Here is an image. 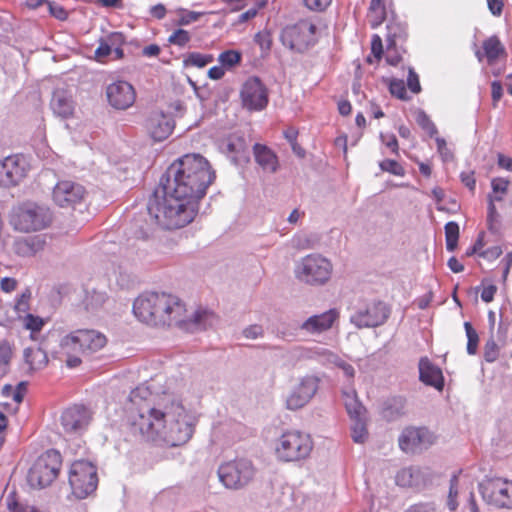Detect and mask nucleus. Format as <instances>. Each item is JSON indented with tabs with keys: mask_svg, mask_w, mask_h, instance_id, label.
<instances>
[{
	"mask_svg": "<svg viewBox=\"0 0 512 512\" xmlns=\"http://www.w3.org/2000/svg\"><path fill=\"white\" fill-rule=\"evenodd\" d=\"M215 177V171L204 156L183 155L161 176L159 186L148 201V214L163 229L188 225L197 215L199 201Z\"/></svg>",
	"mask_w": 512,
	"mask_h": 512,
	"instance_id": "f257e3e1",
	"label": "nucleus"
},
{
	"mask_svg": "<svg viewBox=\"0 0 512 512\" xmlns=\"http://www.w3.org/2000/svg\"><path fill=\"white\" fill-rule=\"evenodd\" d=\"M193 431L180 403H172L165 411L156 408L140 410L131 414L128 421V435L135 441H151L171 447L185 444Z\"/></svg>",
	"mask_w": 512,
	"mask_h": 512,
	"instance_id": "f03ea898",
	"label": "nucleus"
},
{
	"mask_svg": "<svg viewBox=\"0 0 512 512\" xmlns=\"http://www.w3.org/2000/svg\"><path fill=\"white\" fill-rule=\"evenodd\" d=\"M134 315L151 326H179L196 332L212 327L217 316L209 310H197L186 316L185 304L175 295L165 292H146L133 303Z\"/></svg>",
	"mask_w": 512,
	"mask_h": 512,
	"instance_id": "7ed1b4c3",
	"label": "nucleus"
},
{
	"mask_svg": "<svg viewBox=\"0 0 512 512\" xmlns=\"http://www.w3.org/2000/svg\"><path fill=\"white\" fill-rule=\"evenodd\" d=\"M106 344L104 334L93 329H78L60 340V353L66 365L75 368L81 364V356L102 349Z\"/></svg>",
	"mask_w": 512,
	"mask_h": 512,
	"instance_id": "20e7f679",
	"label": "nucleus"
},
{
	"mask_svg": "<svg viewBox=\"0 0 512 512\" xmlns=\"http://www.w3.org/2000/svg\"><path fill=\"white\" fill-rule=\"evenodd\" d=\"M51 219L50 210L45 206L25 202L12 208L9 222L14 230L29 233L46 228Z\"/></svg>",
	"mask_w": 512,
	"mask_h": 512,
	"instance_id": "39448f33",
	"label": "nucleus"
},
{
	"mask_svg": "<svg viewBox=\"0 0 512 512\" xmlns=\"http://www.w3.org/2000/svg\"><path fill=\"white\" fill-rule=\"evenodd\" d=\"M62 466V456L55 449H48L33 462L27 475L31 488L43 489L57 478Z\"/></svg>",
	"mask_w": 512,
	"mask_h": 512,
	"instance_id": "423d86ee",
	"label": "nucleus"
},
{
	"mask_svg": "<svg viewBox=\"0 0 512 512\" xmlns=\"http://www.w3.org/2000/svg\"><path fill=\"white\" fill-rule=\"evenodd\" d=\"M332 269V263L327 258L320 254H309L295 264L294 274L300 282L319 286L329 281Z\"/></svg>",
	"mask_w": 512,
	"mask_h": 512,
	"instance_id": "0eeeda50",
	"label": "nucleus"
},
{
	"mask_svg": "<svg viewBox=\"0 0 512 512\" xmlns=\"http://www.w3.org/2000/svg\"><path fill=\"white\" fill-rule=\"evenodd\" d=\"M69 485L73 495L78 499H85L91 495L98 486L97 468L89 461H75L69 471Z\"/></svg>",
	"mask_w": 512,
	"mask_h": 512,
	"instance_id": "6e6552de",
	"label": "nucleus"
},
{
	"mask_svg": "<svg viewBox=\"0 0 512 512\" xmlns=\"http://www.w3.org/2000/svg\"><path fill=\"white\" fill-rule=\"evenodd\" d=\"M312 448L310 435L300 431H288L279 438L276 455L286 462L299 461L308 457Z\"/></svg>",
	"mask_w": 512,
	"mask_h": 512,
	"instance_id": "1a4fd4ad",
	"label": "nucleus"
},
{
	"mask_svg": "<svg viewBox=\"0 0 512 512\" xmlns=\"http://www.w3.org/2000/svg\"><path fill=\"white\" fill-rule=\"evenodd\" d=\"M220 482L228 489H241L254 477L255 469L251 461L238 459L224 463L218 468Z\"/></svg>",
	"mask_w": 512,
	"mask_h": 512,
	"instance_id": "9d476101",
	"label": "nucleus"
},
{
	"mask_svg": "<svg viewBox=\"0 0 512 512\" xmlns=\"http://www.w3.org/2000/svg\"><path fill=\"white\" fill-rule=\"evenodd\" d=\"M319 384L320 378L316 375L307 374L299 377L285 397V408L290 411L304 408L316 395Z\"/></svg>",
	"mask_w": 512,
	"mask_h": 512,
	"instance_id": "9b49d317",
	"label": "nucleus"
},
{
	"mask_svg": "<svg viewBox=\"0 0 512 512\" xmlns=\"http://www.w3.org/2000/svg\"><path fill=\"white\" fill-rule=\"evenodd\" d=\"M316 29L317 27L312 21L300 20L284 32L282 42L289 49L302 53L315 44Z\"/></svg>",
	"mask_w": 512,
	"mask_h": 512,
	"instance_id": "f8f14e48",
	"label": "nucleus"
},
{
	"mask_svg": "<svg viewBox=\"0 0 512 512\" xmlns=\"http://www.w3.org/2000/svg\"><path fill=\"white\" fill-rule=\"evenodd\" d=\"M509 180L493 178L491 181V193L488 194L487 225L490 233L500 235L502 230L501 216L497 211L496 203H501L508 194Z\"/></svg>",
	"mask_w": 512,
	"mask_h": 512,
	"instance_id": "ddd939ff",
	"label": "nucleus"
},
{
	"mask_svg": "<svg viewBox=\"0 0 512 512\" xmlns=\"http://www.w3.org/2000/svg\"><path fill=\"white\" fill-rule=\"evenodd\" d=\"M390 315L384 302H371L358 308L351 316L350 322L357 328H371L383 325Z\"/></svg>",
	"mask_w": 512,
	"mask_h": 512,
	"instance_id": "4468645a",
	"label": "nucleus"
},
{
	"mask_svg": "<svg viewBox=\"0 0 512 512\" xmlns=\"http://www.w3.org/2000/svg\"><path fill=\"white\" fill-rule=\"evenodd\" d=\"M87 191L77 182L64 180L58 182L53 189V201L62 208L76 209L85 202Z\"/></svg>",
	"mask_w": 512,
	"mask_h": 512,
	"instance_id": "2eb2a0df",
	"label": "nucleus"
},
{
	"mask_svg": "<svg viewBox=\"0 0 512 512\" xmlns=\"http://www.w3.org/2000/svg\"><path fill=\"white\" fill-rule=\"evenodd\" d=\"M240 97L243 107L250 111H261L266 108L269 97L268 90L259 77H249L242 85Z\"/></svg>",
	"mask_w": 512,
	"mask_h": 512,
	"instance_id": "dca6fc26",
	"label": "nucleus"
},
{
	"mask_svg": "<svg viewBox=\"0 0 512 512\" xmlns=\"http://www.w3.org/2000/svg\"><path fill=\"white\" fill-rule=\"evenodd\" d=\"M29 164L24 155H10L0 161V186L18 185L27 175Z\"/></svg>",
	"mask_w": 512,
	"mask_h": 512,
	"instance_id": "f3484780",
	"label": "nucleus"
},
{
	"mask_svg": "<svg viewBox=\"0 0 512 512\" xmlns=\"http://www.w3.org/2000/svg\"><path fill=\"white\" fill-rule=\"evenodd\" d=\"M285 357L292 365L304 361H316L320 364L336 362L338 356L322 346L297 345L286 351Z\"/></svg>",
	"mask_w": 512,
	"mask_h": 512,
	"instance_id": "a211bd4d",
	"label": "nucleus"
},
{
	"mask_svg": "<svg viewBox=\"0 0 512 512\" xmlns=\"http://www.w3.org/2000/svg\"><path fill=\"white\" fill-rule=\"evenodd\" d=\"M479 492L484 501L497 508H510L511 500L508 482L500 478L488 479L479 484Z\"/></svg>",
	"mask_w": 512,
	"mask_h": 512,
	"instance_id": "6ab92c4d",
	"label": "nucleus"
},
{
	"mask_svg": "<svg viewBox=\"0 0 512 512\" xmlns=\"http://www.w3.org/2000/svg\"><path fill=\"white\" fill-rule=\"evenodd\" d=\"M399 447L405 453L427 449L434 442V435L427 428H406L399 436Z\"/></svg>",
	"mask_w": 512,
	"mask_h": 512,
	"instance_id": "aec40b11",
	"label": "nucleus"
},
{
	"mask_svg": "<svg viewBox=\"0 0 512 512\" xmlns=\"http://www.w3.org/2000/svg\"><path fill=\"white\" fill-rule=\"evenodd\" d=\"M92 420L91 411L84 405H73L62 412L60 421L63 430L69 434H81Z\"/></svg>",
	"mask_w": 512,
	"mask_h": 512,
	"instance_id": "412c9836",
	"label": "nucleus"
},
{
	"mask_svg": "<svg viewBox=\"0 0 512 512\" xmlns=\"http://www.w3.org/2000/svg\"><path fill=\"white\" fill-rule=\"evenodd\" d=\"M109 104L117 110H126L132 106L136 99L134 87L127 81H116L106 88Z\"/></svg>",
	"mask_w": 512,
	"mask_h": 512,
	"instance_id": "4be33fe9",
	"label": "nucleus"
},
{
	"mask_svg": "<svg viewBox=\"0 0 512 512\" xmlns=\"http://www.w3.org/2000/svg\"><path fill=\"white\" fill-rule=\"evenodd\" d=\"M338 318L339 312L336 309H330L308 317L299 327L307 334L319 335L331 329Z\"/></svg>",
	"mask_w": 512,
	"mask_h": 512,
	"instance_id": "5701e85b",
	"label": "nucleus"
},
{
	"mask_svg": "<svg viewBox=\"0 0 512 512\" xmlns=\"http://www.w3.org/2000/svg\"><path fill=\"white\" fill-rule=\"evenodd\" d=\"M419 380L439 391L444 387V377L441 369L435 366L427 357H422L419 361Z\"/></svg>",
	"mask_w": 512,
	"mask_h": 512,
	"instance_id": "b1692460",
	"label": "nucleus"
},
{
	"mask_svg": "<svg viewBox=\"0 0 512 512\" xmlns=\"http://www.w3.org/2000/svg\"><path fill=\"white\" fill-rule=\"evenodd\" d=\"M147 128L155 141L165 140L174 129V120L164 114L154 115L149 118Z\"/></svg>",
	"mask_w": 512,
	"mask_h": 512,
	"instance_id": "393cba45",
	"label": "nucleus"
},
{
	"mask_svg": "<svg viewBox=\"0 0 512 512\" xmlns=\"http://www.w3.org/2000/svg\"><path fill=\"white\" fill-rule=\"evenodd\" d=\"M45 244V239L41 235L19 237L13 243V250L21 257H31L42 251Z\"/></svg>",
	"mask_w": 512,
	"mask_h": 512,
	"instance_id": "a878e982",
	"label": "nucleus"
},
{
	"mask_svg": "<svg viewBox=\"0 0 512 512\" xmlns=\"http://www.w3.org/2000/svg\"><path fill=\"white\" fill-rule=\"evenodd\" d=\"M483 52L477 50L475 55L479 62L483 60L485 57L487 59L488 64H494L501 57L506 56L505 48L503 44L500 42L498 37L491 36L486 39L482 44Z\"/></svg>",
	"mask_w": 512,
	"mask_h": 512,
	"instance_id": "bb28decb",
	"label": "nucleus"
},
{
	"mask_svg": "<svg viewBox=\"0 0 512 512\" xmlns=\"http://www.w3.org/2000/svg\"><path fill=\"white\" fill-rule=\"evenodd\" d=\"M253 152L256 163L264 170L270 173L276 172L278 168V158L276 154L266 145L256 143L253 146Z\"/></svg>",
	"mask_w": 512,
	"mask_h": 512,
	"instance_id": "cd10ccee",
	"label": "nucleus"
},
{
	"mask_svg": "<svg viewBox=\"0 0 512 512\" xmlns=\"http://www.w3.org/2000/svg\"><path fill=\"white\" fill-rule=\"evenodd\" d=\"M50 106L55 115L64 119L70 117L74 111L71 96L65 90H56L53 93Z\"/></svg>",
	"mask_w": 512,
	"mask_h": 512,
	"instance_id": "c85d7f7f",
	"label": "nucleus"
},
{
	"mask_svg": "<svg viewBox=\"0 0 512 512\" xmlns=\"http://www.w3.org/2000/svg\"><path fill=\"white\" fill-rule=\"evenodd\" d=\"M406 399L402 396H393L382 402L381 415L387 421H394L405 414Z\"/></svg>",
	"mask_w": 512,
	"mask_h": 512,
	"instance_id": "c756f323",
	"label": "nucleus"
},
{
	"mask_svg": "<svg viewBox=\"0 0 512 512\" xmlns=\"http://www.w3.org/2000/svg\"><path fill=\"white\" fill-rule=\"evenodd\" d=\"M25 363L30 371H37L44 368L48 363L47 353L40 347H27L23 351Z\"/></svg>",
	"mask_w": 512,
	"mask_h": 512,
	"instance_id": "7c9ffc66",
	"label": "nucleus"
},
{
	"mask_svg": "<svg viewBox=\"0 0 512 512\" xmlns=\"http://www.w3.org/2000/svg\"><path fill=\"white\" fill-rule=\"evenodd\" d=\"M5 502L9 512H50L47 508L31 505L25 500H20L15 492L9 493Z\"/></svg>",
	"mask_w": 512,
	"mask_h": 512,
	"instance_id": "2f4dec72",
	"label": "nucleus"
},
{
	"mask_svg": "<svg viewBox=\"0 0 512 512\" xmlns=\"http://www.w3.org/2000/svg\"><path fill=\"white\" fill-rule=\"evenodd\" d=\"M225 151L232 155V160L237 163L239 160L247 158L248 147L246 140L242 136L233 135L228 139Z\"/></svg>",
	"mask_w": 512,
	"mask_h": 512,
	"instance_id": "473e14b6",
	"label": "nucleus"
},
{
	"mask_svg": "<svg viewBox=\"0 0 512 512\" xmlns=\"http://www.w3.org/2000/svg\"><path fill=\"white\" fill-rule=\"evenodd\" d=\"M107 300L105 292L97 291L95 289L86 290L82 304L86 311L95 312L100 309Z\"/></svg>",
	"mask_w": 512,
	"mask_h": 512,
	"instance_id": "72a5a7b5",
	"label": "nucleus"
},
{
	"mask_svg": "<svg viewBox=\"0 0 512 512\" xmlns=\"http://www.w3.org/2000/svg\"><path fill=\"white\" fill-rule=\"evenodd\" d=\"M345 396V407L346 410L351 418L358 419L365 417V408L364 406L358 401L356 392H344Z\"/></svg>",
	"mask_w": 512,
	"mask_h": 512,
	"instance_id": "f704fd0d",
	"label": "nucleus"
},
{
	"mask_svg": "<svg viewBox=\"0 0 512 512\" xmlns=\"http://www.w3.org/2000/svg\"><path fill=\"white\" fill-rule=\"evenodd\" d=\"M406 37V28L401 23L390 22L387 24V48L390 50L397 45L399 40Z\"/></svg>",
	"mask_w": 512,
	"mask_h": 512,
	"instance_id": "c9c22d12",
	"label": "nucleus"
},
{
	"mask_svg": "<svg viewBox=\"0 0 512 512\" xmlns=\"http://www.w3.org/2000/svg\"><path fill=\"white\" fill-rule=\"evenodd\" d=\"M446 249L453 252L457 248L459 239V225L457 222L450 221L445 224Z\"/></svg>",
	"mask_w": 512,
	"mask_h": 512,
	"instance_id": "e433bc0d",
	"label": "nucleus"
},
{
	"mask_svg": "<svg viewBox=\"0 0 512 512\" xmlns=\"http://www.w3.org/2000/svg\"><path fill=\"white\" fill-rule=\"evenodd\" d=\"M415 120L417 124L428 133L431 138H435L438 134L437 127L430 119V117L426 114L425 111L419 109L416 112Z\"/></svg>",
	"mask_w": 512,
	"mask_h": 512,
	"instance_id": "4c0bfd02",
	"label": "nucleus"
},
{
	"mask_svg": "<svg viewBox=\"0 0 512 512\" xmlns=\"http://www.w3.org/2000/svg\"><path fill=\"white\" fill-rule=\"evenodd\" d=\"M351 426V437L355 443H364L368 432L366 428L365 417L353 419Z\"/></svg>",
	"mask_w": 512,
	"mask_h": 512,
	"instance_id": "58836bf2",
	"label": "nucleus"
},
{
	"mask_svg": "<svg viewBox=\"0 0 512 512\" xmlns=\"http://www.w3.org/2000/svg\"><path fill=\"white\" fill-rule=\"evenodd\" d=\"M213 60L214 58L210 54L192 52L188 54V56L184 59L183 62L185 66H195L198 68H203L207 64L211 63Z\"/></svg>",
	"mask_w": 512,
	"mask_h": 512,
	"instance_id": "ea45409f",
	"label": "nucleus"
},
{
	"mask_svg": "<svg viewBox=\"0 0 512 512\" xmlns=\"http://www.w3.org/2000/svg\"><path fill=\"white\" fill-rule=\"evenodd\" d=\"M241 59L242 54L236 50H226L222 52L218 57V61L221 63V65L228 69L233 68L239 64Z\"/></svg>",
	"mask_w": 512,
	"mask_h": 512,
	"instance_id": "a19ab883",
	"label": "nucleus"
},
{
	"mask_svg": "<svg viewBox=\"0 0 512 512\" xmlns=\"http://www.w3.org/2000/svg\"><path fill=\"white\" fill-rule=\"evenodd\" d=\"M464 328L467 336V353L469 355H474L477 352L479 336L477 331L473 328L470 322L464 323Z\"/></svg>",
	"mask_w": 512,
	"mask_h": 512,
	"instance_id": "79ce46f5",
	"label": "nucleus"
},
{
	"mask_svg": "<svg viewBox=\"0 0 512 512\" xmlns=\"http://www.w3.org/2000/svg\"><path fill=\"white\" fill-rule=\"evenodd\" d=\"M507 312V308H502L500 310V322L496 334L497 340L502 343H505L507 340V335L510 326Z\"/></svg>",
	"mask_w": 512,
	"mask_h": 512,
	"instance_id": "37998d69",
	"label": "nucleus"
},
{
	"mask_svg": "<svg viewBox=\"0 0 512 512\" xmlns=\"http://www.w3.org/2000/svg\"><path fill=\"white\" fill-rule=\"evenodd\" d=\"M11 356L12 349L10 344L5 340L0 341V372H8Z\"/></svg>",
	"mask_w": 512,
	"mask_h": 512,
	"instance_id": "c03bdc74",
	"label": "nucleus"
},
{
	"mask_svg": "<svg viewBox=\"0 0 512 512\" xmlns=\"http://www.w3.org/2000/svg\"><path fill=\"white\" fill-rule=\"evenodd\" d=\"M191 40V35L184 29L175 30L168 38V42L172 45L184 47Z\"/></svg>",
	"mask_w": 512,
	"mask_h": 512,
	"instance_id": "a18cd8bd",
	"label": "nucleus"
},
{
	"mask_svg": "<svg viewBox=\"0 0 512 512\" xmlns=\"http://www.w3.org/2000/svg\"><path fill=\"white\" fill-rule=\"evenodd\" d=\"M390 93L400 100H408L406 87L403 80L393 79L389 84Z\"/></svg>",
	"mask_w": 512,
	"mask_h": 512,
	"instance_id": "49530a36",
	"label": "nucleus"
},
{
	"mask_svg": "<svg viewBox=\"0 0 512 512\" xmlns=\"http://www.w3.org/2000/svg\"><path fill=\"white\" fill-rule=\"evenodd\" d=\"M379 165L382 171L389 172L393 175L403 176L405 174L404 168L396 160L385 159L380 162Z\"/></svg>",
	"mask_w": 512,
	"mask_h": 512,
	"instance_id": "de8ad7c7",
	"label": "nucleus"
},
{
	"mask_svg": "<svg viewBox=\"0 0 512 512\" xmlns=\"http://www.w3.org/2000/svg\"><path fill=\"white\" fill-rule=\"evenodd\" d=\"M255 42L260 46L263 53H268L272 46V37L268 31H260L254 37Z\"/></svg>",
	"mask_w": 512,
	"mask_h": 512,
	"instance_id": "09e8293b",
	"label": "nucleus"
},
{
	"mask_svg": "<svg viewBox=\"0 0 512 512\" xmlns=\"http://www.w3.org/2000/svg\"><path fill=\"white\" fill-rule=\"evenodd\" d=\"M267 3V0H257L253 7L249 8L239 16V22L243 23L254 18L260 9L266 7Z\"/></svg>",
	"mask_w": 512,
	"mask_h": 512,
	"instance_id": "8fccbe9b",
	"label": "nucleus"
},
{
	"mask_svg": "<svg viewBox=\"0 0 512 512\" xmlns=\"http://www.w3.org/2000/svg\"><path fill=\"white\" fill-rule=\"evenodd\" d=\"M297 249L305 250L314 248L316 237L314 235L297 236L293 240Z\"/></svg>",
	"mask_w": 512,
	"mask_h": 512,
	"instance_id": "3c124183",
	"label": "nucleus"
},
{
	"mask_svg": "<svg viewBox=\"0 0 512 512\" xmlns=\"http://www.w3.org/2000/svg\"><path fill=\"white\" fill-rule=\"evenodd\" d=\"M31 298V291L26 289L20 297L17 299L15 304V310L18 313H26L29 309V300Z\"/></svg>",
	"mask_w": 512,
	"mask_h": 512,
	"instance_id": "603ef678",
	"label": "nucleus"
},
{
	"mask_svg": "<svg viewBox=\"0 0 512 512\" xmlns=\"http://www.w3.org/2000/svg\"><path fill=\"white\" fill-rule=\"evenodd\" d=\"M44 325V321L42 318L38 316H34L32 314H27L25 316V327L32 332H38L42 329Z\"/></svg>",
	"mask_w": 512,
	"mask_h": 512,
	"instance_id": "864d4df0",
	"label": "nucleus"
},
{
	"mask_svg": "<svg viewBox=\"0 0 512 512\" xmlns=\"http://www.w3.org/2000/svg\"><path fill=\"white\" fill-rule=\"evenodd\" d=\"M435 142L437 145V151L440 154L443 161H449L453 158L452 152L447 148V144L444 138L435 137Z\"/></svg>",
	"mask_w": 512,
	"mask_h": 512,
	"instance_id": "5fc2aeb1",
	"label": "nucleus"
},
{
	"mask_svg": "<svg viewBox=\"0 0 512 512\" xmlns=\"http://www.w3.org/2000/svg\"><path fill=\"white\" fill-rule=\"evenodd\" d=\"M407 86L414 94H418L421 91L418 74L414 71L413 68H409Z\"/></svg>",
	"mask_w": 512,
	"mask_h": 512,
	"instance_id": "6e6d98bb",
	"label": "nucleus"
},
{
	"mask_svg": "<svg viewBox=\"0 0 512 512\" xmlns=\"http://www.w3.org/2000/svg\"><path fill=\"white\" fill-rule=\"evenodd\" d=\"M242 334L247 339H257L264 335V329L261 325L253 324L244 328Z\"/></svg>",
	"mask_w": 512,
	"mask_h": 512,
	"instance_id": "4d7b16f0",
	"label": "nucleus"
},
{
	"mask_svg": "<svg viewBox=\"0 0 512 512\" xmlns=\"http://www.w3.org/2000/svg\"><path fill=\"white\" fill-rule=\"evenodd\" d=\"M498 356L497 344L493 339H490L485 344L484 358L487 362H493Z\"/></svg>",
	"mask_w": 512,
	"mask_h": 512,
	"instance_id": "13d9d810",
	"label": "nucleus"
},
{
	"mask_svg": "<svg viewBox=\"0 0 512 512\" xmlns=\"http://www.w3.org/2000/svg\"><path fill=\"white\" fill-rule=\"evenodd\" d=\"M396 483L399 486H411L412 485V470L410 468L402 469L396 475Z\"/></svg>",
	"mask_w": 512,
	"mask_h": 512,
	"instance_id": "bf43d9fd",
	"label": "nucleus"
},
{
	"mask_svg": "<svg viewBox=\"0 0 512 512\" xmlns=\"http://www.w3.org/2000/svg\"><path fill=\"white\" fill-rule=\"evenodd\" d=\"M404 512H436V506L432 502L417 503L411 505Z\"/></svg>",
	"mask_w": 512,
	"mask_h": 512,
	"instance_id": "052dcab7",
	"label": "nucleus"
},
{
	"mask_svg": "<svg viewBox=\"0 0 512 512\" xmlns=\"http://www.w3.org/2000/svg\"><path fill=\"white\" fill-rule=\"evenodd\" d=\"M371 52L377 59H381L383 54V44L381 37L377 34L372 36Z\"/></svg>",
	"mask_w": 512,
	"mask_h": 512,
	"instance_id": "680f3d73",
	"label": "nucleus"
},
{
	"mask_svg": "<svg viewBox=\"0 0 512 512\" xmlns=\"http://www.w3.org/2000/svg\"><path fill=\"white\" fill-rule=\"evenodd\" d=\"M380 139L383 144H385L391 151L395 154H398V141L394 134H380Z\"/></svg>",
	"mask_w": 512,
	"mask_h": 512,
	"instance_id": "e2e57ef3",
	"label": "nucleus"
},
{
	"mask_svg": "<svg viewBox=\"0 0 512 512\" xmlns=\"http://www.w3.org/2000/svg\"><path fill=\"white\" fill-rule=\"evenodd\" d=\"M47 4L49 6L50 13L55 18H57L58 20H62V21L67 19L68 13L62 6L52 3V2H49V1L47 2Z\"/></svg>",
	"mask_w": 512,
	"mask_h": 512,
	"instance_id": "0e129e2a",
	"label": "nucleus"
},
{
	"mask_svg": "<svg viewBox=\"0 0 512 512\" xmlns=\"http://www.w3.org/2000/svg\"><path fill=\"white\" fill-rule=\"evenodd\" d=\"M332 0H304L305 5L315 11H323L325 10L330 4Z\"/></svg>",
	"mask_w": 512,
	"mask_h": 512,
	"instance_id": "69168bd1",
	"label": "nucleus"
},
{
	"mask_svg": "<svg viewBox=\"0 0 512 512\" xmlns=\"http://www.w3.org/2000/svg\"><path fill=\"white\" fill-rule=\"evenodd\" d=\"M201 16H202L201 12L189 11V12L183 14L179 18L178 24L179 25H188L192 22L197 21Z\"/></svg>",
	"mask_w": 512,
	"mask_h": 512,
	"instance_id": "338daca9",
	"label": "nucleus"
},
{
	"mask_svg": "<svg viewBox=\"0 0 512 512\" xmlns=\"http://www.w3.org/2000/svg\"><path fill=\"white\" fill-rule=\"evenodd\" d=\"M496 291L497 287L493 284L484 286L481 290V299L486 303L491 302L494 298Z\"/></svg>",
	"mask_w": 512,
	"mask_h": 512,
	"instance_id": "774afa93",
	"label": "nucleus"
}]
</instances>
